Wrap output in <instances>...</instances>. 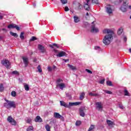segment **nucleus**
I'll return each instance as SVG.
<instances>
[{
  "mask_svg": "<svg viewBox=\"0 0 131 131\" xmlns=\"http://www.w3.org/2000/svg\"><path fill=\"white\" fill-rule=\"evenodd\" d=\"M6 102L4 103V106L7 109H11V108H16V103L15 101L5 100Z\"/></svg>",
  "mask_w": 131,
  "mask_h": 131,
  "instance_id": "1",
  "label": "nucleus"
},
{
  "mask_svg": "<svg viewBox=\"0 0 131 131\" xmlns=\"http://www.w3.org/2000/svg\"><path fill=\"white\" fill-rule=\"evenodd\" d=\"M113 35L111 34H108L107 35H105L103 39V42L104 45H110V42H111V38H113Z\"/></svg>",
  "mask_w": 131,
  "mask_h": 131,
  "instance_id": "2",
  "label": "nucleus"
},
{
  "mask_svg": "<svg viewBox=\"0 0 131 131\" xmlns=\"http://www.w3.org/2000/svg\"><path fill=\"white\" fill-rule=\"evenodd\" d=\"M2 64L6 67L7 69H11V63L8 60L5 59L2 61Z\"/></svg>",
  "mask_w": 131,
  "mask_h": 131,
  "instance_id": "3",
  "label": "nucleus"
},
{
  "mask_svg": "<svg viewBox=\"0 0 131 131\" xmlns=\"http://www.w3.org/2000/svg\"><path fill=\"white\" fill-rule=\"evenodd\" d=\"M7 121H8V122H9V123H11V124H12V125H14V126L17 125V121H16V120H15V119H14L13 118H12L11 116H8V117L7 118Z\"/></svg>",
  "mask_w": 131,
  "mask_h": 131,
  "instance_id": "4",
  "label": "nucleus"
},
{
  "mask_svg": "<svg viewBox=\"0 0 131 131\" xmlns=\"http://www.w3.org/2000/svg\"><path fill=\"white\" fill-rule=\"evenodd\" d=\"M38 50L40 51V53H42V54L46 53L47 52V49L46 48L40 44L38 45Z\"/></svg>",
  "mask_w": 131,
  "mask_h": 131,
  "instance_id": "5",
  "label": "nucleus"
},
{
  "mask_svg": "<svg viewBox=\"0 0 131 131\" xmlns=\"http://www.w3.org/2000/svg\"><path fill=\"white\" fill-rule=\"evenodd\" d=\"M91 0H85L84 2V8L86 11H90V2Z\"/></svg>",
  "mask_w": 131,
  "mask_h": 131,
  "instance_id": "6",
  "label": "nucleus"
},
{
  "mask_svg": "<svg viewBox=\"0 0 131 131\" xmlns=\"http://www.w3.org/2000/svg\"><path fill=\"white\" fill-rule=\"evenodd\" d=\"M7 28H8V29H12L15 28L16 30H18V31L20 30V27H18V26L14 24H11L9 25Z\"/></svg>",
  "mask_w": 131,
  "mask_h": 131,
  "instance_id": "7",
  "label": "nucleus"
},
{
  "mask_svg": "<svg viewBox=\"0 0 131 131\" xmlns=\"http://www.w3.org/2000/svg\"><path fill=\"white\" fill-rule=\"evenodd\" d=\"M54 117L57 118V119H61V120L64 121V117L60 115L58 113H54Z\"/></svg>",
  "mask_w": 131,
  "mask_h": 131,
  "instance_id": "8",
  "label": "nucleus"
},
{
  "mask_svg": "<svg viewBox=\"0 0 131 131\" xmlns=\"http://www.w3.org/2000/svg\"><path fill=\"white\" fill-rule=\"evenodd\" d=\"M22 59L25 64V67H27L28 66V64H29V59L27 57L23 56Z\"/></svg>",
  "mask_w": 131,
  "mask_h": 131,
  "instance_id": "9",
  "label": "nucleus"
},
{
  "mask_svg": "<svg viewBox=\"0 0 131 131\" xmlns=\"http://www.w3.org/2000/svg\"><path fill=\"white\" fill-rule=\"evenodd\" d=\"M95 21H93L92 23V24H93L91 26V32L94 33V32H98L99 31V29L98 28H96L95 24H94Z\"/></svg>",
  "mask_w": 131,
  "mask_h": 131,
  "instance_id": "10",
  "label": "nucleus"
},
{
  "mask_svg": "<svg viewBox=\"0 0 131 131\" xmlns=\"http://www.w3.org/2000/svg\"><path fill=\"white\" fill-rule=\"evenodd\" d=\"M80 104H81V102H69L68 105L69 108L73 106H78V105H80Z\"/></svg>",
  "mask_w": 131,
  "mask_h": 131,
  "instance_id": "11",
  "label": "nucleus"
},
{
  "mask_svg": "<svg viewBox=\"0 0 131 131\" xmlns=\"http://www.w3.org/2000/svg\"><path fill=\"white\" fill-rule=\"evenodd\" d=\"M96 108H97L99 111L103 109V106H102V102H96Z\"/></svg>",
  "mask_w": 131,
  "mask_h": 131,
  "instance_id": "12",
  "label": "nucleus"
},
{
  "mask_svg": "<svg viewBox=\"0 0 131 131\" xmlns=\"http://www.w3.org/2000/svg\"><path fill=\"white\" fill-rule=\"evenodd\" d=\"M83 110H84V108L82 107H81L79 109V114L82 117H84V116H85V114L84 113Z\"/></svg>",
  "mask_w": 131,
  "mask_h": 131,
  "instance_id": "13",
  "label": "nucleus"
},
{
  "mask_svg": "<svg viewBox=\"0 0 131 131\" xmlns=\"http://www.w3.org/2000/svg\"><path fill=\"white\" fill-rule=\"evenodd\" d=\"M106 12L108 14H112V8L111 7V5H107L106 7Z\"/></svg>",
  "mask_w": 131,
  "mask_h": 131,
  "instance_id": "14",
  "label": "nucleus"
},
{
  "mask_svg": "<svg viewBox=\"0 0 131 131\" xmlns=\"http://www.w3.org/2000/svg\"><path fill=\"white\" fill-rule=\"evenodd\" d=\"M56 56L57 57H59V58H61V57H63V56H66V52L64 51H61L59 52L58 54L56 55Z\"/></svg>",
  "mask_w": 131,
  "mask_h": 131,
  "instance_id": "15",
  "label": "nucleus"
},
{
  "mask_svg": "<svg viewBox=\"0 0 131 131\" xmlns=\"http://www.w3.org/2000/svg\"><path fill=\"white\" fill-rule=\"evenodd\" d=\"M103 33H108V34L112 35L113 34H114V32L110 29H106L103 31Z\"/></svg>",
  "mask_w": 131,
  "mask_h": 131,
  "instance_id": "16",
  "label": "nucleus"
},
{
  "mask_svg": "<svg viewBox=\"0 0 131 131\" xmlns=\"http://www.w3.org/2000/svg\"><path fill=\"white\" fill-rule=\"evenodd\" d=\"M34 121L36 122H42V119L40 118V116H37L34 119Z\"/></svg>",
  "mask_w": 131,
  "mask_h": 131,
  "instance_id": "17",
  "label": "nucleus"
},
{
  "mask_svg": "<svg viewBox=\"0 0 131 131\" xmlns=\"http://www.w3.org/2000/svg\"><path fill=\"white\" fill-rule=\"evenodd\" d=\"M56 86L57 87L59 86L60 90H63V89L66 88V85H65V83H61L57 84Z\"/></svg>",
  "mask_w": 131,
  "mask_h": 131,
  "instance_id": "18",
  "label": "nucleus"
},
{
  "mask_svg": "<svg viewBox=\"0 0 131 131\" xmlns=\"http://www.w3.org/2000/svg\"><path fill=\"white\" fill-rule=\"evenodd\" d=\"M60 103L61 106H63V107H65L66 108H69V106H68V104H67L66 102L63 101H60Z\"/></svg>",
  "mask_w": 131,
  "mask_h": 131,
  "instance_id": "19",
  "label": "nucleus"
},
{
  "mask_svg": "<svg viewBox=\"0 0 131 131\" xmlns=\"http://www.w3.org/2000/svg\"><path fill=\"white\" fill-rule=\"evenodd\" d=\"M84 96H85V93H84V92H82L80 94L79 100L80 101H82V100H83V99H84Z\"/></svg>",
  "mask_w": 131,
  "mask_h": 131,
  "instance_id": "20",
  "label": "nucleus"
},
{
  "mask_svg": "<svg viewBox=\"0 0 131 131\" xmlns=\"http://www.w3.org/2000/svg\"><path fill=\"white\" fill-rule=\"evenodd\" d=\"M106 123L108 124V126H111L112 125H115V124L112 121L110 120H106Z\"/></svg>",
  "mask_w": 131,
  "mask_h": 131,
  "instance_id": "21",
  "label": "nucleus"
},
{
  "mask_svg": "<svg viewBox=\"0 0 131 131\" xmlns=\"http://www.w3.org/2000/svg\"><path fill=\"white\" fill-rule=\"evenodd\" d=\"M74 20L75 23H78V22H79V21H80L79 17H78L77 16H74Z\"/></svg>",
  "mask_w": 131,
  "mask_h": 131,
  "instance_id": "22",
  "label": "nucleus"
},
{
  "mask_svg": "<svg viewBox=\"0 0 131 131\" xmlns=\"http://www.w3.org/2000/svg\"><path fill=\"white\" fill-rule=\"evenodd\" d=\"M89 96H91V97H98L99 94L98 93H93L92 92H90L89 94Z\"/></svg>",
  "mask_w": 131,
  "mask_h": 131,
  "instance_id": "23",
  "label": "nucleus"
},
{
  "mask_svg": "<svg viewBox=\"0 0 131 131\" xmlns=\"http://www.w3.org/2000/svg\"><path fill=\"white\" fill-rule=\"evenodd\" d=\"M68 67H69V68L70 69H71V70H76V68L75 67H74V66L70 64H68Z\"/></svg>",
  "mask_w": 131,
  "mask_h": 131,
  "instance_id": "24",
  "label": "nucleus"
},
{
  "mask_svg": "<svg viewBox=\"0 0 131 131\" xmlns=\"http://www.w3.org/2000/svg\"><path fill=\"white\" fill-rule=\"evenodd\" d=\"M120 10H121V11H122V12H123V13L126 12L127 9L126 8L123 7V6H121Z\"/></svg>",
  "mask_w": 131,
  "mask_h": 131,
  "instance_id": "25",
  "label": "nucleus"
},
{
  "mask_svg": "<svg viewBox=\"0 0 131 131\" xmlns=\"http://www.w3.org/2000/svg\"><path fill=\"white\" fill-rule=\"evenodd\" d=\"M106 85H108V86H113V84H112V82L110 80L106 81Z\"/></svg>",
  "mask_w": 131,
  "mask_h": 131,
  "instance_id": "26",
  "label": "nucleus"
},
{
  "mask_svg": "<svg viewBox=\"0 0 131 131\" xmlns=\"http://www.w3.org/2000/svg\"><path fill=\"white\" fill-rule=\"evenodd\" d=\"M45 128L47 131H51V126H50L49 124L46 125Z\"/></svg>",
  "mask_w": 131,
  "mask_h": 131,
  "instance_id": "27",
  "label": "nucleus"
},
{
  "mask_svg": "<svg viewBox=\"0 0 131 131\" xmlns=\"http://www.w3.org/2000/svg\"><path fill=\"white\" fill-rule=\"evenodd\" d=\"M10 34L12 36H14V37H18V34H17L16 33L10 32Z\"/></svg>",
  "mask_w": 131,
  "mask_h": 131,
  "instance_id": "28",
  "label": "nucleus"
},
{
  "mask_svg": "<svg viewBox=\"0 0 131 131\" xmlns=\"http://www.w3.org/2000/svg\"><path fill=\"white\" fill-rule=\"evenodd\" d=\"M92 4L94 5H99V0H92Z\"/></svg>",
  "mask_w": 131,
  "mask_h": 131,
  "instance_id": "29",
  "label": "nucleus"
},
{
  "mask_svg": "<svg viewBox=\"0 0 131 131\" xmlns=\"http://www.w3.org/2000/svg\"><path fill=\"white\" fill-rule=\"evenodd\" d=\"M19 37H20V39H21V40L24 39V32H21L20 33V35L19 36Z\"/></svg>",
  "mask_w": 131,
  "mask_h": 131,
  "instance_id": "30",
  "label": "nucleus"
},
{
  "mask_svg": "<svg viewBox=\"0 0 131 131\" xmlns=\"http://www.w3.org/2000/svg\"><path fill=\"white\" fill-rule=\"evenodd\" d=\"M77 10H81L82 9V5L80 4V3H79L77 6Z\"/></svg>",
  "mask_w": 131,
  "mask_h": 131,
  "instance_id": "31",
  "label": "nucleus"
},
{
  "mask_svg": "<svg viewBox=\"0 0 131 131\" xmlns=\"http://www.w3.org/2000/svg\"><path fill=\"white\" fill-rule=\"evenodd\" d=\"M124 96H129V93L126 89H125L124 90Z\"/></svg>",
  "mask_w": 131,
  "mask_h": 131,
  "instance_id": "32",
  "label": "nucleus"
},
{
  "mask_svg": "<svg viewBox=\"0 0 131 131\" xmlns=\"http://www.w3.org/2000/svg\"><path fill=\"white\" fill-rule=\"evenodd\" d=\"M122 28H120L118 29V32H117V33L119 35H120V34H122Z\"/></svg>",
  "mask_w": 131,
  "mask_h": 131,
  "instance_id": "33",
  "label": "nucleus"
},
{
  "mask_svg": "<svg viewBox=\"0 0 131 131\" xmlns=\"http://www.w3.org/2000/svg\"><path fill=\"white\" fill-rule=\"evenodd\" d=\"M37 68L38 71V72H39V73H41V72H42V70L41 69V68L40 67V65H38Z\"/></svg>",
  "mask_w": 131,
  "mask_h": 131,
  "instance_id": "34",
  "label": "nucleus"
},
{
  "mask_svg": "<svg viewBox=\"0 0 131 131\" xmlns=\"http://www.w3.org/2000/svg\"><path fill=\"white\" fill-rule=\"evenodd\" d=\"M27 131H33V126H30L27 128Z\"/></svg>",
  "mask_w": 131,
  "mask_h": 131,
  "instance_id": "35",
  "label": "nucleus"
},
{
  "mask_svg": "<svg viewBox=\"0 0 131 131\" xmlns=\"http://www.w3.org/2000/svg\"><path fill=\"white\" fill-rule=\"evenodd\" d=\"M122 6L123 7H126V6H128V3H127V1H123V3Z\"/></svg>",
  "mask_w": 131,
  "mask_h": 131,
  "instance_id": "36",
  "label": "nucleus"
},
{
  "mask_svg": "<svg viewBox=\"0 0 131 131\" xmlns=\"http://www.w3.org/2000/svg\"><path fill=\"white\" fill-rule=\"evenodd\" d=\"M118 105H119V107L120 108V109H122V110L124 109V107L122 105V103H119Z\"/></svg>",
  "mask_w": 131,
  "mask_h": 131,
  "instance_id": "37",
  "label": "nucleus"
},
{
  "mask_svg": "<svg viewBox=\"0 0 131 131\" xmlns=\"http://www.w3.org/2000/svg\"><path fill=\"white\" fill-rule=\"evenodd\" d=\"M24 88L26 91H29V86L28 85V84H25Z\"/></svg>",
  "mask_w": 131,
  "mask_h": 131,
  "instance_id": "38",
  "label": "nucleus"
},
{
  "mask_svg": "<svg viewBox=\"0 0 131 131\" xmlns=\"http://www.w3.org/2000/svg\"><path fill=\"white\" fill-rule=\"evenodd\" d=\"M76 126H79L81 124V121H77L75 123Z\"/></svg>",
  "mask_w": 131,
  "mask_h": 131,
  "instance_id": "39",
  "label": "nucleus"
},
{
  "mask_svg": "<svg viewBox=\"0 0 131 131\" xmlns=\"http://www.w3.org/2000/svg\"><path fill=\"white\" fill-rule=\"evenodd\" d=\"M36 39H37V38H36L35 36H32L30 39V41H34V40H36Z\"/></svg>",
  "mask_w": 131,
  "mask_h": 131,
  "instance_id": "40",
  "label": "nucleus"
},
{
  "mask_svg": "<svg viewBox=\"0 0 131 131\" xmlns=\"http://www.w3.org/2000/svg\"><path fill=\"white\" fill-rule=\"evenodd\" d=\"M104 92L106 94H108V95H112V94H113L112 92L109 91L108 90H104Z\"/></svg>",
  "mask_w": 131,
  "mask_h": 131,
  "instance_id": "41",
  "label": "nucleus"
},
{
  "mask_svg": "<svg viewBox=\"0 0 131 131\" xmlns=\"http://www.w3.org/2000/svg\"><path fill=\"white\" fill-rule=\"evenodd\" d=\"M4 91V84L1 83L0 84V92H3Z\"/></svg>",
  "mask_w": 131,
  "mask_h": 131,
  "instance_id": "42",
  "label": "nucleus"
},
{
  "mask_svg": "<svg viewBox=\"0 0 131 131\" xmlns=\"http://www.w3.org/2000/svg\"><path fill=\"white\" fill-rule=\"evenodd\" d=\"M32 120L30 118H27L26 121L27 123H30Z\"/></svg>",
  "mask_w": 131,
  "mask_h": 131,
  "instance_id": "43",
  "label": "nucleus"
},
{
  "mask_svg": "<svg viewBox=\"0 0 131 131\" xmlns=\"http://www.w3.org/2000/svg\"><path fill=\"white\" fill-rule=\"evenodd\" d=\"M12 74H14L15 75H19V72L17 71H14L12 72Z\"/></svg>",
  "mask_w": 131,
  "mask_h": 131,
  "instance_id": "44",
  "label": "nucleus"
},
{
  "mask_svg": "<svg viewBox=\"0 0 131 131\" xmlns=\"http://www.w3.org/2000/svg\"><path fill=\"white\" fill-rule=\"evenodd\" d=\"M61 81H63V80L61 79H58L56 80V83L57 84H60V83L61 82Z\"/></svg>",
  "mask_w": 131,
  "mask_h": 131,
  "instance_id": "45",
  "label": "nucleus"
},
{
  "mask_svg": "<svg viewBox=\"0 0 131 131\" xmlns=\"http://www.w3.org/2000/svg\"><path fill=\"white\" fill-rule=\"evenodd\" d=\"M60 2L63 5H65V4H67L68 3L67 0H60Z\"/></svg>",
  "mask_w": 131,
  "mask_h": 131,
  "instance_id": "46",
  "label": "nucleus"
},
{
  "mask_svg": "<svg viewBox=\"0 0 131 131\" xmlns=\"http://www.w3.org/2000/svg\"><path fill=\"white\" fill-rule=\"evenodd\" d=\"M95 128V125H91V126L90 127L89 130H93Z\"/></svg>",
  "mask_w": 131,
  "mask_h": 131,
  "instance_id": "47",
  "label": "nucleus"
},
{
  "mask_svg": "<svg viewBox=\"0 0 131 131\" xmlns=\"http://www.w3.org/2000/svg\"><path fill=\"white\" fill-rule=\"evenodd\" d=\"M17 93L15 92V91H12L11 92V95L12 97H15V96H16Z\"/></svg>",
  "mask_w": 131,
  "mask_h": 131,
  "instance_id": "48",
  "label": "nucleus"
},
{
  "mask_svg": "<svg viewBox=\"0 0 131 131\" xmlns=\"http://www.w3.org/2000/svg\"><path fill=\"white\" fill-rule=\"evenodd\" d=\"M85 71H86V72H88V73H90V74H93V72H92V71L88 69H85Z\"/></svg>",
  "mask_w": 131,
  "mask_h": 131,
  "instance_id": "49",
  "label": "nucleus"
},
{
  "mask_svg": "<svg viewBox=\"0 0 131 131\" xmlns=\"http://www.w3.org/2000/svg\"><path fill=\"white\" fill-rule=\"evenodd\" d=\"M104 82H105V79H103L99 81V83H100V84H103Z\"/></svg>",
  "mask_w": 131,
  "mask_h": 131,
  "instance_id": "50",
  "label": "nucleus"
},
{
  "mask_svg": "<svg viewBox=\"0 0 131 131\" xmlns=\"http://www.w3.org/2000/svg\"><path fill=\"white\" fill-rule=\"evenodd\" d=\"M53 46H54V47H56V48H57L58 49H59V48H60V46H59V45H58V44H57V43H53Z\"/></svg>",
  "mask_w": 131,
  "mask_h": 131,
  "instance_id": "51",
  "label": "nucleus"
},
{
  "mask_svg": "<svg viewBox=\"0 0 131 131\" xmlns=\"http://www.w3.org/2000/svg\"><path fill=\"white\" fill-rule=\"evenodd\" d=\"M64 11H65V12H68V11H69V8H68V7H67V6L65 7Z\"/></svg>",
  "mask_w": 131,
  "mask_h": 131,
  "instance_id": "52",
  "label": "nucleus"
},
{
  "mask_svg": "<svg viewBox=\"0 0 131 131\" xmlns=\"http://www.w3.org/2000/svg\"><path fill=\"white\" fill-rule=\"evenodd\" d=\"M95 50H98L99 51H100V50H101V48H100V47L99 46H96L95 47Z\"/></svg>",
  "mask_w": 131,
  "mask_h": 131,
  "instance_id": "53",
  "label": "nucleus"
},
{
  "mask_svg": "<svg viewBox=\"0 0 131 131\" xmlns=\"http://www.w3.org/2000/svg\"><path fill=\"white\" fill-rule=\"evenodd\" d=\"M48 70L49 72H51V71H52V67H48Z\"/></svg>",
  "mask_w": 131,
  "mask_h": 131,
  "instance_id": "54",
  "label": "nucleus"
},
{
  "mask_svg": "<svg viewBox=\"0 0 131 131\" xmlns=\"http://www.w3.org/2000/svg\"><path fill=\"white\" fill-rule=\"evenodd\" d=\"M53 51L56 54H58V53H59V51L56 50L55 49H53Z\"/></svg>",
  "mask_w": 131,
  "mask_h": 131,
  "instance_id": "55",
  "label": "nucleus"
},
{
  "mask_svg": "<svg viewBox=\"0 0 131 131\" xmlns=\"http://www.w3.org/2000/svg\"><path fill=\"white\" fill-rule=\"evenodd\" d=\"M63 60L66 63L67 62H68L69 61V59H63Z\"/></svg>",
  "mask_w": 131,
  "mask_h": 131,
  "instance_id": "56",
  "label": "nucleus"
},
{
  "mask_svg": "<svg viewBox=\"0 0 131 131\" xmlns=\"http://www.w3.org/2000/svg\"><path fill=\"white\" fill-rule=\"evenodd\" d=\"M50 48H51V49H54V46L52 45H49Z\"/></svg>",
  "mask_w": 131,
  "mask_h": 131,
  "instance_id": "57",
  "label": "nucleus"
},
{
  "mask_svg": "<svg viewBox=\"0 0 131 131\" xmlns=\"http://www.w3.org/2000/svg\"><path fill=\"white\" fill-rule=\"evenodd\" d=\"M84 25H86L87 26H90V24H89V23H88V22H85V23H84Z\"/></svg>",
  "mask_w": 131,
  "mask_h": 131,
  "instance_id": "58",
  "label": "nucleus"
},
{
  "mask_svg": "<svg viewBox=\"0 0 131 131\" xmlns=\"http://www.w3.org/2000/svg\"><path fill=\"white\" fill-rule=\"evenodd\" d=\"M3 19H4V16L0 15V20H3Z\"/></svg>",
  "mask_w": 131,
  "mask_h": 131,
  "instance_id": "59",
  "label": "nucleus"
},
{
  "mask_svg": "<svg viewBox=\"0 0 131 131\" xmlns=\"http://www.w3.org/2000/svg\"><path fill=\"white\" fill-rule=\"evenodd\" d=\"M126 40H127L126 37H124V41H126Z\"/></svg>",
  "mask_w": 131,
  "mask_h": 131,
  "instance_id": "60",
  "label": "nucleus"
},
{
  "mask_svg": "<svg viewBox=\"0 0 131 131\" xmlns=\"http://www.w3.org/2000/svg\"><path fill=\"white\" fill-rule=\"evenodd\" d=\"M2 30H3V31H6V32H7V29H6V28H3V29H2Z\"/></svg>",
  "mask_w": 131,
  "mask_h": 131,
  "instance_id": "61",
  "label": "nucleus"
},
{
  "mask_svg": "<svg viewBox=\"0 0 131 131\" xmlns=\"http://www.w3.org/2000/svg\"><path fill=\"white\" fill-rule=\"evenodd\" d=\"M33 6L34 8H35V7H36V4L35 3H33Z\"/></svg>",
  "mask_w": 131,
  "mask_h": 131,
  "instance_id": "62",
  "label": "nucleus"
},
{
  "mask_svg": "<svg viewBox=\"0 0 131 131\" xmlns=\"http://www.w3.org/2000/svg\"><path fill=\"white\" fill-rule=\"evenodd\" d=\"M36 61H37L36 58H34L33 60V62H36Z\"/></svg>",
  "mask_w": 131,
  "mask_h": 131,
  "instance_id": "63",
  "label": "nucleus"
},
{
  "mask_svg": "<svg viewBox=\"0 0 131 131\" xmlns=\"http://www.w3.org/2000/svg\"><path fill=\"white\" fill-rule=\"evenodd\" d=\"M129 53H131V48L129 49Z\"/></svg>",
  "mask_w": 131,
  "mask_h": 131,
  "instance_id": "64",
  "label": "nucleus"
}]
</instances>
